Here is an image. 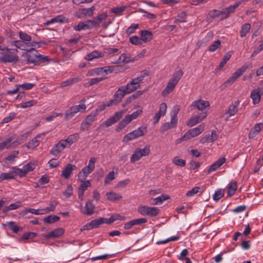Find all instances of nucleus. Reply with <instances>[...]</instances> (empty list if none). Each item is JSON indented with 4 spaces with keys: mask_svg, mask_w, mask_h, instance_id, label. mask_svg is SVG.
Instances as JSON below:
<instances>
[{
    "mask_svg": "<svg viewBox=\"0 0 263 263\" xmlns=\"http://www.w3.org/2000/svg\"><path fill=\"white\" fill-rule=\"evenodd\" d=\"M183 72L181 69L175 71L172 77L169 80L165 89L162 91L163 97H166L171 93L178 83L183 76Z\"/></svg>",
    "mask_w": 263,
    "mask_h": 263,
    "instance_id": "nucleus-1",
    "label": "nucleus"
},
{
    "mask_svg": "<svg viewBox=\"0 0 263 263\" xmlns=\"http://www.w3.org/2000/svg\"><path fill=\"white\" fill-rule=\"evenodd\" d=\"M17 51L16 49L0 48V61L4 63H16L18 61V58L16 54Z\"/></svg>",
    "mask_w": 263,
    "mask_h": 263,
    "instance_id": "nucleus-2",
    "label": "nucleus"
},
{
    "mask_svg": "<svg viewBox=\"0 0 263 263\" xmlns=\"http://www.w3.org/2000/svg\"><path fill=\"white\" fill-rule=\"evenodd\" d=\"M148 74V71L144 70L141 72V74L139 76L133 79L125 86V88L126 89V92L129 94L140 88L144 78L147 76Z\"/></svg>",
    "mask_w": 263,
    "mask_h": 263,
    "instance_id": "nucleus-3",
    "label": "nucleus"
},
{
    "mask_svg": "<svg viewBox=\"0 0 263 263\" xmlns=\"http://www.w3.org/2000/svg\"><path fill=\"white\" fill-rule=\"evenodd\" d=\"M204 128L205 124L202 123L198 126L189 130L182 137L177 139V143H180L182 141L189 140L192 138L199 135L204 130Z\"/></svg>",
    "mask_w": 263,
    "mask_h": 263,
    "instance_id": "nucleus-4",
    "label": "nucleus"
},
{
    "mask_svg": "<svg viewBox=\"0 0 263 263\" xmlns=\"http://www.w3.org/2000/svg\"><path fill=\"white\" fill-rule=\"evenodd\" d=\"M138 212L142 216L154 217L157 216L160 213V209L155 206L140 205L138 208Z\"/></svg>",
    "mask_w": 263,
    "mask_h": 263,
    "instance_id": "nucleus-5",
    "label": "nucleus"
},
{
    "mask_svg": "<svg viewBox=\"0 0 263 263\" xmlns=\"http://www.w3.org/2000/svg\"><path fill=\"white\" fill-rule=\"evenodd\" d=\"M147 132V128L145 126H141L132 132L126 134L123 139V142H128L129 141L143 136Z\"/></svg>",
    "mask_w": 263,
    "mask_h": 263,
    "instance_id": "nucleus-6",
    "label": "nucleus"
},
{
    "mask_svg": "<svg viewBox=\"0 0 263 263\" xmlns=\"http://www.w3.org/2000/svg\"><path fill=\"white\" fill-rule=\"evenodd\" d=\"M150 145H146L144 148H137L130 157V162L134 163L140 160L142 157H145L149 155L150 154Z\"/></svg>",
    "mask_w": 263,
    "mask_h": 263,
    "instance_id": "nucleus-7",
    "label": "nucleus"
},
{
    "mask_svg": "<svg viewBox=\"0 0 263 263\" xmlns=\"http://www.w3.org/2000/svg\"><path fill=\"white\" fill-rule=\"evenodd\" d=\"M26 50L27 51V52L23 55V60L28 64L33 63L34 65H37V51L34 48L26 49Z\"/></svg>",
    "mask_w": 263,
    "mask_h": 263,
    "instance_id": "nucleus-8",
    "label": "nucleus"
},
{
    "mask_svg": "<svg viewBox=\"0 0 263 263\" xmlns=\"http://www.w3.org/2000/svg\"><path fill=\"white\" fill-rule=\"evenodd\" d=\"M249 68V66L246 65L242 66L240 68H238L232 76L229 78L224 83L226 86L231 85L234 83L237 79L241 76L243 73Z\"/></svg>",
    "mask_w": 263,
    "mask_h": 263,
    "instance_id": "nucleus-9",
    "label": "nucleus"
},
{
    "mask_svg": "<svg viewBox=\"0 0 263 263\" xmlns=\"http://www.w3.org/2000/svg\"><path fill=\"white\" fill-rule=\"evenodd\" d=\"M35 168V164L32 162H29L26 165H25L23 168H18L15 167H13L12 169L14 172L20 175V177L24 176L26 174L30 172L33 171Z\"/></svg>",
    "mask_w": 263,
    "mask_h": 263,
    "instance_id": "nucleus-10",
    "label": "nucleus"
},
{
    "mask_svg": "<svg viewBox=\"0 0 263 263\" xmlns=\"http://www.w3.org/2000/svg\"><path fill=\"white\" fill-rule=\"evenodd\" d=\"M107 218L100 217L91 220L90 222L87 223L83 227V230H90L98 228L100 225L106 223L107 224Z\"/></svg>",
    "mask_w": 263,
    "mask_h": 263,
    "instance_id": "nucleus-11",
    "label": "nucleus"
},
{
    "mask_svg": "<svg viewBox=\"0 0 263 263\" xmlns=\"http://www.w3.org/2000/svg\"><path fill=\"white\" fill-rule=\"evenodd\" d=\"M177 113L178 111H174L171 116V122H166L163 124L161 127L162 133L165 132L168 129L173 128L176 126L178 122Z\"/></svg>",
    "mask_w": 263,
    "mask_h": 263,
    "instance_id": "nucleus-12",
    "label": "nucleus"
},
{
    "mask_svg": "<svg viewBox=\"0 0 263 263\" xmlns=\"http://www.w3.org/2000/svg\"><path fill=\"white\" fill-rule=\"evenodd\" d=\"M128 94L126 92V89L123 87H120L115 92L114 96V99H111V102L114 105H117L122 101V98L126 95Z\"/></svg>",
    "mask_w": 263,
    "mask_h": 263,
    "instance_id": "nucleus-13",
    "label": "nucleus"
},
{
    "mask_svg": "<svg viewBox=\"0 0 263 263\" xmlns=\"http://www.w3.org/2000/svg\"><path fill=\"white\" fill-rule=\"evenodd\" d=\"M210 106V103L208 101L202 100L199 99L197 101H194L190 105L191 109L197 108L199 110H203L206 107Z\"/></svg>",
    "mask_w": 263,
    "mask_h": 263,
    "instance_id": "nucleus-14",
    "label": "nucleus"
},
{
    "mask_svg": "<svg viewBox=\"0 0 263 263\" xmlns=\"http://www.w3.org/2000/svg\"><path fill=\"white\" fill-rule=\"evenodd\" d=\"M123 111H121L116 112L114 115L106 120L104 123L105 127H109L117 122L122 117Z\"/></svg>",
    "mask_w": 263,
    "mask_h": 263,
    "instance_id": "nucleus-15",
    "label": "nucleus"
},
{
    "mask_svg": "<svg viewBox=\"0 0 263 263\" xmlns=\"http://www.w3.org/2000/svg\"><path fill=\"white\" fill-rule=\"evenodd\" d=\"M147 220L146 218H141L139 219H135L132 220H130L127 222H126L124 224V229L125 230H130L132 229L134 226L136 225H140L142 223H146L147 222Z\"/></svg>",
    "mask_w": 263,
    "mask_h": 263,
    "instance_id": "nucleus-16",
    "label": "nucleus"
},
{
    "mask_svg": "<svg viewBox=\"0 0 263 263\" xmlns=\"http://www.w3.org/2000/svg\"><path fill=\"white\" fill-rule=\"evenodd\" d=\"M226 162V158L224 157L219 158L214 162L208 170V173L209 174L220 167Z\"/></svg>",
    "mask_w": 263,
    "mask_h": 263,
    "instance_id": "nucleus-17",
    "label": "nucleus"
},
{
    "mask_svg": "<svg viewBox=\"0 0 263 263\" xmlns=\"http://www.w3.org/2000/svg\"><path fill=\"white\" fill-rule=\"evenodd\" d=\"M81 108H82V105L81 104L71 106L66 111L65 115V119L69 120L72 118Z\"/></svg>",
    "mask_w": 263,
    "mask_h": 263,
    "instance_id": "nucleus-18",
    "label": "nucleus"
},
{
    "mask_svg": "<svg viewBox=\"0 0 263 263\" xmlns=\"http://www.w3.org/2000/svg\"><path fill=\"white\" fill-rule=\"evenodd\" d=\"M65 143V142H64L63 140H60L51 149L50 154L54 156H57L64 149V148L67 147Z\"/></svg>",
    "mask_w": 263,
    "mask_h": 263,
    "instance_id": "nucleus-19",
    "label": "nucleus"
},
{
    "mask_svg": "<svg viewBox=\"0 0 263 263\" xmlns=\"http://www.w3.org/2000/svg\"><path fill=\"white\" fill-rule=\"evenodd\" d=\"M96 161L97 159L96 158L91 157L89 161L88 165L83 167V175L85 177H87L94 170Z\"/></svg>",
    "mask_w": 263,
    "mask_h": 263,
    "instance_id": "nucleus-20",
    "label": "nucleus"
},
{
    "mask_svg": "<svg viewBox=\"0 0 263 263\" xmlns=\"http://www.w3.org/2000/svg\"><path fill=\"white\" fill-rule=\"evenodd\" d=\"M139 34L143 44L150 42L153 38L152 32L147 30H141Z\"/></svg>",
    "mask_w": 263,
    "mask_h": 263,
    "instance_id": "nucleus-21",
    "label": "nucleus"
},
{
    "mask_svg": "<svg viewBox=\"0 0 263 263\" xmlns=\"http://www.w3.org/2000/svg\"><path fill=\"white\" fill-rule=\"evenodd\" d=\"M262 128H263V122L255 124V125L251 128L249 133V138H254L259 134V132Z\"/></svg>",
    "mask_w": 263,
    "mask_h": 263,
    "instance_id": "nucleus-22",
    "label": "nucleus"
},
{
    "mask_svg": "<svg viewBox=\"0 0 263 263\" xmlns=\"http://www.w3.org/2000/svg\"><path fill=\"white\" fill-rule=\"evenodd\" d=\"M218 138V135L215 131L212 132L211 134H209L202 137L200 140V143H211L216 141Z\"/></svg>",
    "mask_w": 263,
    "mask_h": 263,
    "instance_id": "nucleus-23",
    "label": "nucleus"
},
{
    "mask_svg": "<svg viewBox=\"0 0 263 263\" xmlns=\"http://www.w3.org/2000/svg\"><path fill=\"white\" fill-rule=\"evenodd\" d=\"M76 168V166L70 163L67 164L62 172L61 176L66 179H68L70 177L72 171Z\"/></svg>",
    "mask_w": 263,
    "mask_h": 263,
    "instance_id": "nucleus-24",
    "label": "nucleus"
},
{
    "mask_svg": "<svg viewBox=\"0 0 263 263\" xmlns=\"http://www.w3.org/2000/svg\"><path fill=\"white\" fill-rule=\"evenodd\" d=\"M64 233V230L62 228L53 230L50 233L44 236L46 239L57 238L61 236Z\"/></svg>",
    "mask_w": 263,
    "mask_h": 263,
    "instance_id": "nucleus-25",
    "label": "nucleus"
},
{
    "mask_svg": "<svg viewBox=\"0 0 263 263\" xmlns=\"http://www.w3.org/2000/svg\"><path fill=\"white\" fill-rule=\"evenodd\" d=\"M68 22V19L64 16L62 15H58L50 20H49L44 23L45 25H49L51 24L54 23H67Z\"/></svg>",
    "mask_w": 263,
    "mask_h": 263,
    "instance_id": "nucleus-26",
    "label": "nucleus"
},
{
    "mask_svg": "<svg viewBox=\"0 0 263 263\" xmlns=\"http://www.w3.org/2000/svg\"><path fill=\"white\" fill-rule=\"evenodd\" d=\"M250 97L252 100L253 104L259 103L261 100V95L260 94L259 89L256 88L253 89L251 92Z\"/></svg>",
    "mask_w": 263,
    "mask_h": 263,
    "instance_id": "nucleus-27",
    "label": "nucleus"
},
{
    "mask_svg": "<svg viewBox=\"0 0 263 263\" xmlns=\"http://www.w3.org/2000/svg\"><path fill=\"white\" fill-rule=\"evenodd\" d=\"M206 117L205 113L203 114L202 116L199 115L195 116V117L191 118L187 123V125L189 126H193L199 122L202 121Z\"/></svg>",
    "mask_w": 263,
    "mask_h": 263,
    "instance_id": "nucleus-28",
    "label": "nucleus"
},
{
    "mask_svg": "<svg viewBox=\"0 0 263 263\" xmlns=\"http://www.w3.org/2000/svg\"><path fill=\"white\" fill-rule=\"evenodd\" d=\"M106 196L108 200L111 202H115L122 198V196L120 194L112 191L107 192Z\"/></svg>",
    "mask_w": 263,
    "mask_h": 263,
    "instance_id": "nucleus-29",
    "label": "nucleus"
},
{
    "mask_svg": "<svg viewBox=\"0 0 263 263\" xmlns=\"http://www.w3.org/2000/svg\"><path fill=\"white\" fill-rule=\"evenodd\" d=\"M237 188V182L234 181L230 183L227 186V196L229 197L233 196L235 193Z\"/></svg>",
    "mask_w": 263,
    "mask_h": 263,
    "instance_id": "nucleus-30",
    "label": "nucleus"
},
{
    "mask_svg": "<svg viewBox=\"0 0 263 263\" xmlns=\"http://www.w3.org/2000/svg\"><path fill=\"white\" fill-rule=\"evenodd\" d=\"M126 219V217L124 216H122L120 214H115L111 215L109 218H107V224H110L116 220L124 221Z\"/></svg>",
    "mask_w": 263,
    "mask_h": 263,
    "instance_id": "nucleus-31",
    "label": "nucleus"
},
{
    "mask_svg": "<svg viewBox=\"0 0 263 263\" xmlns=\"http://www.w3.org/2000/svg\"><path fill=\"white\" fill-rule=\"evenodd\" d=\"M14 139V137H10L7 138L4 141L0 143V151L3 150L5 148L9 149L12 148L13 146L10 143Z\"/></svg>",
    "mask_w": 263,
    "mask_h": 263,
    "instance_id": "nucleus-32",
    "label": "nucleus"
},
{
    "mask_svg": "<svg viewBox=\"0 0 263 263\" xmlns=\"http://www.w3.org/2000/svg\"><path fill=\"white\" fill-rule=\"evenodd\" d=\"M133 120L129 115H127L125 117L119 122L117 127V130L119 131L124 128L128 123H129Z\"/></svg>",
    "mask_w": 263,
    "mask_h": 263,
    "instance_id": "nucleus-33",
    "label": "nucleus"
},
{
    "mask_svg": "<svg viewBox=\"0 0 263 263\" xmlns=\"http://www.w3.org/2000/svg\"><path fill=\"white\" fill-rule=\"evenodd\" d=\"M19 154L18 151H14L5 158L7 163L12 164L15 162V159Z\"/></svg>",
    "mask_w": 263,
    "mask_h": 263,
    "instance_id": "nucleus-34",
    "label": "nucleus"
},
{
    "mask_svg": "<svg viewBox=\"0 0 263 263\" xmlns=\"http://www.w3.org/2000/svg\"><path fill=\"white\" fill-rule=\"evenodd\" d=\"M104 55V54L101 52H99L97 50L93 51L90 53L87 54L85 57V59L87 60H92L94 59H97L99 58H102Z\"/></svg>",
    "mask_w": 263,
    "mask_h": 263,
    "instance_id": "nucleus-35",
    "label": "nucleus"
},
{
    "mask_svg": "<svg viewBox=\"0 0 263 263\" xmlns=\"http://www.w3.org/2000/svg\"><path fill=\"white\" fill-rule=\"evenodd\" d=\"M86 214L90 216L94 213L95 205L92 200H89L85 204Z\"/></svg>",
    "mask_w": 263,
    "mask_h": 263,
    "instance_id": "nucleus-36",
    "label": "nucleus"
},
{
    "mask_svg": "<svg viewBox=\"0 0 263 263\" xmlns=\"http://www.w3.org/2000/svg\"><path fill=\"white\" fill-rule=\"evenodd\" d=\"M170 199V196L166 194H162L161 196L153 199V202L152 203L153 205H158L161 204L164 201Z\"/></svg>",
    "mask_w": 263,
    "mask_h": 263,
    "instance_id": "nucleus-37",
    "label": "nucleus"
},
{
    "mask_svg": "<svg viewBox=\"0 0 263 263\" xmlns=\"http://www.w3.org/2000/svg\"><path fill=\"white\" fill-rule=\"evenodd\" d=\"M79 135L77 134L70 135L66 139L63 140L65 142L67 147H69L72 143L78 140Z\"/></svg>",
    "mask_w": 263,
    "mask_h": 263,
    "instance_id": "nucleus-38",
    "label": "nucleus"
},
{
    "mask_svg": "<svg viewBox=\"0 0 263 263\" xmlns=\"http://www.w3.org/2000/svg\"><path fill=\"white\" fill-rule=\"evenodd\" d=\"M239 101H235L234 103L230 105L229 108L227 110V113L229 114L230 116L234 115L238 111V106L239 105Z\"/></svg>",
    "mask_w": 263,
    "mask_h": 263,
    "instance_id": "nucleus-39",
    "label": "nucleus"
},
{
    "mask_svg": "<svg viewBox=\"0 0 263 263\" xmlns=\"http://www.w3.org/2000/svg\"><path fill=\"white\" fill-rule=\"evenodd\" d=\"M203 192V189H202V187L200 186H196L187 192L186 193V196L189 197H192L198 193H199L200 195H201Z\"/></svg>",
    "mask_w": 263,
    "mask_h": 263,
    "instance_id": "nucleus-40",
    "label": "nucleus"
},
{
    "mask_svg": "<svg viewBox=\"0 0 263 263\" xmlns=\"http://www.w3.org/2000/svg\"><path fill=\"white\" fill-rule=\"evenodd\" d=\"M251 29V25L249 23H245L241 26L240 31V36L241 37H244L246 36Z\"/></svg>",
    "mask_w": 263,
    "mask_h": 263,
    "instance_id": "nucleus-41",
    "label": "nucleus"
},
{
    "mask_svg": "<svg viewBox=\"0 0 263 263\" xmlns=\"http://www.w3.org/2000/svg\"><path fill=\"white\" fill-rule=\"evenodd\" d=\"M98 26V22H96L95 20H88L83 22V30L90 29Z\"/></svg>",
    "mask_w": 263,
    "mask_h": 263,
    "instance_id": "nucleus-42",
    "label": "nucleus"
},
{
    "mask_svg": "<svg viewBox=\"0 0 263 263\" xmlns=\"http://www.w3.org/2000/svg\"><path fill=\"white\" fill-rule=\"evenodd\" d=\"M58 204V201L55 200H52L50 201L49 205L45 209H43L42 211L44 214L47 213L49 212L53 211L55 210L56 206Z\"/></svg>",
    "mask_w": 263,
    "mask_h": 263,
    "instance_id": "nucleus-43",
    "label": "nucleus"
},
{
    "mask_svg": "<svg viewBox=\"0 0 263 263\" xmlns=\"http://www.w3.org/2000/svg\"><path fill=\"white\" fill-rule=\"evenodd\" d=\"M60 220V217L56 215H49L43 219L44 222L47 223H52Z\"/></svg>",
    "mask_w": 263,
    "mask_h": 263,
    "instance_id": "nucleus-44",
    "label": "nucleus"
},
{
    "mask_svg": "<svg viewBox=\"0 0 263 263\" xmlns=\"http://www.w3.org/2000/svg\"><path fill=\"white\" fill-rule=\"evenodd\" d=\"M186 12L184 11H181L178 14L177 18H176L174 21V23H184L186 22Z\"/></svg>",
    "mask_w": 263,
    "mask_h": 263,
    "instance_id": "nucleus-45",
    "label": "nucleus"
},
{
    "mask_svg": "<svg viewBox=\"0 0 263 263\" xmlns=\"http://www.w3.org/2000/svg\"><path fill=\"white\" fill-rule=\"evenodd\" d=\"M80 80L76 78H73L68 80H67L66 81H63L61 82L60 84V86L61 87H64L68 86H70L71 85H72L73 84H74L77 82H78Z\"/></svg>",
    "mask_w": 263,
    "mask_h": 263,
    "instance_id": "nucleus-46",
    "label": "nucleus"
},
{
    "mask_svg": "<svg viewBox=\"0 0 263 263\" xmlns=\"http://www.w3.org/2000/svg\"><path fill=\"white\" fill-rule=\"evenodd\" d=\"M129 42L133 45L139 46L143 44L140 37L137 35H134L129 37Z\"/></svg>",
    "mask_w": 263,
    "mask_h": 263,
    "instance_id": "nucleus-47",
    "label": "nucleus"
},
{
    "mask_svg": "<svg viewBox=\"0 0 263 263\" xmlns=\"http://www.w3.org/2000/svg\"><path fill=\"white\" fill-rule=\"evenodd\" d=\"M172 162L179 166L183 167L186 164V161L185 160L180 158L179 157H175L173 160Z\"/></svg>",
    "mask_w": 263,
    "mask_h": 263,
    "instance_id": "nucleus-48",
    "label": "nucleus"
},
{
    "mask_svg": "<svg viewBox=\"0 0 263 263\" xmlns=\"http://www.w3.org/2000/svg\"><path fill=\"white\" fill-rule=\"evenodd\" d=\"M224 194V191L222 189H219L216 191H215V193L213 196V198L214 200L217 201L219 199H220L222 197H223Z\"/></svg>",
    "mask_w": 263,
    "mask_h": 263,
    "instance_id": "nucleus-49",
    "label": "nucleus"
},
{
    "mask_svg": "<svg viewBox=\"0 0 263 263\" xmlns=\"http://www.w3.org/2000/svg\"><path fill=\"white\" fill-rule=\"evenodd\" d=\"M221 41L218 40L215 41L212 45L209 46L208 50L210 52H214L220 48Z\"/></svg>",
    "mask_w": 263,
    "mask_h": 263,
    "instance_id": "nucleus-50",
    "label": "nucleus"
},
{
    "mask_svg": "<svg viewBox=\"0 0 263 263\" xmlns=\"http://www.w3.org/2000/svg\"><path fill=\"white\" fill-rule=\"evenodd\" d=\"M13 173H15V172L13 171V172L7 173H4L1 174L0 175V180L13 179L14 178V175L13 174Z\"/></svg>",
    "mask_w": 263,
    "mask_h": 263,
    "instance_id": "nucleus-51",
    "label": "nucleus"
},
{
    "mask_svg": "<svg viewBox=\"0 0 263 263\" xmlns=\"http://www.w3.org/2000/svg\"><path fill=\"white\" fill-rule=\"evenodd\" d=\"M115 179V173L114 171H110L106 176L104 180V183L105 184H110L111 181Z\"/></svg>",
    "mask_w": 263,
    "mask_h": 263,
    "instance_id": "nucleus-52",
    "label": "nucleus"
},
{
    "mask_svg": "<svg viewBox=\"0 0 263 263\" xmlns=\"http://www.w3.org/2000/svg\"><path fill=\"white\" fill-rule=\"evenodd\" d=\"M95 10V7L94 6L89 8H83V16L90 17L92 16Z\"/></svg>",
    "mask_w": 263,
    "mask_h": 263,
    "instance_id": "nucleus-53",
    "label": "nucleus"
},
{
    "mask_svg": "<svg viewBox=\"0 0 263 263\" xmlns=\"http://www.w3.org/2000/svg\"><path fill=\"white\" fill-rule=\"evenodd\" d=\"M39 144V141L37 140L36 137L33 138L30 141L27 145V147L28 149L34 148L37 146Z\"/></svg>",
    "mask_w": 263,
    "mask_h": 263,
    "instance_id": "nucleus-54",
    "label": "nucleus"
},
{
    "mask_svg": "<svg viewBox=\"0 0 263 263\" xmlns=\"http://www.w3.org/2000/svg\"><path fill=\"white\" fill-rule=\"evenodd\" d=\"M7 225L9 227V229L12 230L14 233H17L20 230V228L15 224V223L13 221H10L7 222ZM22 230V229L21 228Z\"/></svg>",
    "mask_w": 263,
    "mask_h": 263,
    "instance_id": "nucleus-55",
    "label": "nucleus"
},
{
    "mask_svg": "<svg viewBox=\"0 0 263 263\" xmlns=\"http://www.w3.org/2000/svg\"><path fill=\"white\" fill-rule=\"evenodd\" d=\"M125 6L117 7L112 8L111 12L118 15L122 14V12L125 10Z\"/></svg>",
    "mask_w": 263,
    "mask_h": 263,
    "instance_id": "nucleus-56",
    "label": "nucleus"
},
{
    "mask_svg": "<svg viewBox=\"0 0 263 263\" xmlns=\"http://www.w3.org/2000/svg\"><path fill=\"white\" fill-rule=\"evenodd\" d=\"M231 56V55L229 53H228L224 55L222 61L219 63V69H221L222 67H223L224 66V65L227 63V62L230 60Z\"/></svg>",
    "mask_w": 263,
    "mask_h": 263,
    "instance_id": "nucleus-57",
    "label": "nucleus"
},
{
    "mask_svg": "<svg viewBox=\"0 0 263 263\" xmlns=\"http://www.w3.org/2000/svg\"><path fill=\"white\" fill-rule=\"evenodd\" d=\"M129 62V59L127 58L126 54L123 53L122 54L118 59V60L116 61H112V63H120V62L127 63Z\"/></svg>",
    "mask_w": 263,
    "mask_h": 263,
    "instance_id": "nucleus-58",
    "label": "nucleus"
},
{
    "mask_svg": "<svg viewBox=\"0 0 263 263\" xmlns=\"http://www.w3.org/2000/svg\"><path fill=\"white\" fill-rule=\"evenodd\" d=\"M20 37L23 42H30L31 41V37L26 33L22 31L19 32Z\"/></svg>",
    "mask_w": 263,
    "mask_h": 263,
    "instance_id": "nucleus-59",
    "label": "nucleus"
},
{
    "mask_svg": "<svg viewBox=\"0 0 263 263\" xmlns=\"http://www.w3.org/2000/svg\"><path fill=\"white\" fill-rule=\"evenodd\" d=\"M104 79L103 78H96L91 79L89 81L85 84V86H89L94 84H96L103 81Z\"/></svg>",
    "mask_w": 263,
    "mask_h": 263,
    "instance_id": "nucleus-60",
    "label": "nucleus"
},
{
    "mask_svg": "<svg viewBox=\"0 0 263 263\" xmlns=\"http://www.w3.org/2000/svg\"><path fill=\"white\" fill-rule=\"evenodd\" d=\"M37 102L35 100H31L29 101H27L21 104V107L23 108L30 107L36 104Z\"/></svg>",
    "mask_w": 263,
    "mask_h": 263,
    "instance_id": "nucleus-61",
    "label": "nucleus"
},
{
    "mask_svg": "<svg viewBox=\"0 0 263 263\" xmlns=\"http://www.w3.org/2000/svg\"><path fill=\"white\" fill-rule=\"evenodd\" d=\"M139 28V25L136 24H132L126 30V33L128 34L135 32V30Z\"/></svg>",
    "mask_w": 263,
    "mask_h": 263,
    "instance_id": "nucleus-62",
    "label": "nucleus"
},
{
    "mask_svg": "<svg viewBox=\"0 0 263 263\" xmlns=\"http://www.w3.org/2000/svg\"><path fill=\"white\" fill-rule=\"evenodd\" d=\"M73 193V188L71 185H68L67 189L63 192V194L66 198L71 196Z\"/></svg>",
    "mask_w": 263,
    "mask_h": 263,
    "instance_id": "nucleus-63",
    "label": "nucleus"
},
{
    "mask_svg": "<svg viewBox=\"0 0 263 263\" xmlns=\"http://www.w3.org/2000/svg\"><path fill=\"white\" fill-rule=\"evenodd\" d=\"M167 108V105L166 103H162L159 107V110L158 111L159 114H161L162 116H164Z\"/></svg>",
    "mask_w": 263,
    "mask_h": 263,
    "instance_id": "nucleus-64",
    "label": "nucleus"
}]
</instances>
